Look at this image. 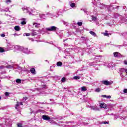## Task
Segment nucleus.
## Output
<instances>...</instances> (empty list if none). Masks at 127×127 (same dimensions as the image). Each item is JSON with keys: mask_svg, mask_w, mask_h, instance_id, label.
<instances>
[{"mask_svg": "<svg viewBox=\"0 0 127 127\" xmlns=\"http://www.w3.org/2000/svg\"><path fill=\"white\" fill-rule=\"evenodd\" d=\"M57 29V27L54 26L46 28V30H47V31H56Z\"/></svg>", "mask_w": 127, "mask_h": 127, "instance_id": "f257e3e1", "label": "nucleus"}, {"mask_svg": "<svg viewBox=\"0 0 127 127\" xmlns=\"http://www.w3.org/2000/svg\"><path fill=\"white\" fill-rule=\"evenodd\" d=\"M42 119L45 121H49L50 117L46 115H44L42 116Z\"/></svg>", "mask_w": 127, "mask_h": 127, "instance_id": "f03ea898", "label": "nucleus"}, {"mask_svg": "<svg viewBox=\"0 0 127 127\" xmlns=\"http://www.w3.org/2000/svg\"><path fill=\"white\" fill-rule=\"evenodd\" d=\"M102 83L105 86H110V85H111V83L110 82V81H108V80L103 81Z\"/></svg>", "mask_w": 127, "mask_h": 127, "instance_id": "7ed1b4c3", "label": "nucleus"}, {"mask_svg": "<svg viewBox=\"0 0 127 127\" xmlns=\"http://www.w3.org/2000/svg\"><path fill=\"white\" fill-rule=\"evenodd\" d=\"M107 104L105 103H101L100 104V108H103L104 109H107Z\"/></svg>", "mask_w": 127, "mask_h": 127, "instance_id": "20e7f679", "label": "nucleus"}, {"mask_svg": "<svg viewBox=\"0 0 127 127\" xmlns=\"http://www.w3.org/2000/svg\"><path fill=\"white\" fill-rule=\"evenodd\" d=\"M30 72L32 75H35V69L34 68H32L30 69Z\"/></svg>", "mask_w": 127, "mask_h": 127, "instance_id": "39448f33", "label": "nucleus"}, {"mask_svg": "<svg viewBox=\"0 0 127 127\" xmlns=\"http://www.w3.org/2000/svg\"><path fill=\"white\" fill-rule=\"evenodd\" d=\"M57 66L58 67H60V66H62V62H58L57 63Z\"/></svg>", "mask_w": 127, "mask_h": 127, "instance_id": "423d86ee", "label": "nucleus"}, {"mask_svg": "<svg viewBox=\"0 0 127 127\" xmlns=\"http://www.w3.org/2000/svg\"><path fill=\"white\" fill-rule=\"evenodd\" d=\"M14 29L16 31H19V30H20V27H19V26H16L14 27Z\"/></svg>", "mask_w": 127, "mask_h": 127, "instance_id": "0eeeda50", "label": "nucleus"}, {"mask_svg": "<svg viewBox=\"0 0 127 127\" xmlns=\"http://www.w3.org/2000/svg\"><path fill=\"white\" fill-rule=\"evenodd\" d=\"M81 91L82 92H86V91H87V87H86L85 86L82 87Z\"/></svg>", "mask_w": 127, "mask_h": 127, "instance_id": "6e6552de", "label": "nucleus"}, {"mask_svg": "<svg viewBox=\"0 0 127 127\" xmlns=\"http://www.w3.org/2000/svg\"><path fill=\"white\" fill-rule=\"evenodd\" d=\"M101 97L102 98H106V99H111V96H107V95H102Z\"/></svg>", "mask_w": 127, "mask_h": 127, "instance_id": "1a4fd4ad", "label": "nucleus"}, {"mask_svg": "<svg viewBox=\"0 0 127 127\" xmlns=\"http://www.w3.org/2000/svg\"><path fill=\"white\" fill-rule=\"evenodd\" d=\"M5 50L2 47H0V53L5 52Z\"/></svg>", "mask_w": 127, "mask_h": 127, "instance_id": "9d476101", "label": "nucleus"}, {"mask_svg": "<svg viewBox=\"0 0 127 127\" xmlns=\"http://www.w3.org/2000/svg\"><path fill=\"white\" fill-rule=\"evenodd\" d=\"M89 33L90 34H91V35H93V36H96V33L94 32H93V31H90V32H89Z\"/></svg>", "mask_w": 127, "mask_h": 127, "instance_id": "9b49d317", "label": "nucleus"}, {"mask_svg": "<svg viewBox=\"0 0 127 127\" xmlns=\"http://www.w3.org/2000/svg\"><path fill=\"white\" fill-rule=\"evenodd\" d=\"M114 54V56H115V57H118V56H119V52H115L113 53Z\"/></svg>", "mask_w": 127, "mask_h": 127, "instance_id": "f8f14e48", "label": "nucleus"}, {"mask_svg": "<svg viewBox=\"0 0 127 127\" xmlns=\"http://www.w3.org/2000/svg\"><path fill=\"white\" fill-rule=\"evenodd\" d=\"M17 127H23L22 123H19V122L17 123Z\"/></svg>", "mask_w": 127, "mask_h": 127, "instance_id": "ddd939ff", "label": "nucleus"}, {"mask_svg": "<svg viewBox=\"0 0 127 127\" xmlns=\"http://www.w3.org/2000/svg\"><path fill=\"white\" fill-rule=\"evenodd\" d=\"M36 34H37V33L35 32V30H33L32 33H31V35H32V36H34L36 35Z\"/></svg>", "mask_w": 127, "mask_h": 127, "instance_id": "4468645a", "label": "nucleus"}, {"mask_svg": "<svg viewBox=\"0 0 127 127\" xmlns=\"http://www.w3.org/2000/svg\"><path fill=\"white\" fill-rule=\"evenodd\" d=\"M61 81L62 83H64V82H66V78L65 77H63Z\"/></svg>", "mask_w": 127, "mask_h": 127, "instance_id": "2eb2a0df", "label": "nucleus"}, {"mask_svg": "<svg viewBox=\"0 0 127 127\" xmlns=\"http://www.w3.org/2000/svg\"><path fill=\"white\" fill-rule=\"evenodd\" d=\"M16 82L18 84H20V83H21V80L20 79H16Z\"/></svg>", "mask_w": 127, "mask_h": 127, "instance_id": "dca6fc26", "label": "nucleus"}, {"mask_svg": "<svg viewBox=\"0 0 127 127\" xmlns=\"http://www.w3.org/2000/svg\"><path fill=\"white\" fill-rule=\"evenodd\" d=\"M95 92H97V93L101 92V88H96L95 90Z\"/></svg>", "mask_w": 127, "mask_h": 127, "instance_id": "f3484780", "label": "nucleus"}, {"mask_svg": "<svg viewBox=\"0 0 127 127\" xmlns=\"http://www.w3.org/2000/svg\"><path fill=\"white\" fill-rule=\"evenodd\" d=\"M92 20H94V21H96L97 20V17H94V16H92Z\"/></svg>", "mask_w": 127, "mask_h": 127, "instance_id": "a211bd4d", "label": "nucleus"}, {"mask_svg": "<svg viewBox=\"0 0 127 127\" xmlns=\"http://www.w3.org/2000/svg\"><path fill=\"white\" fill-rule=\"evenodd\" d=\"M17 107H19V102H17V104H16V106L15 107V108L17 110Z\"/></svg>", "mask_w": 127, "mask_h": 127, "instance_id": "6ab92c4d", "label": "nucleus"}, {"mask_svg": "<svg viewBox=\"0 0 127 127\" xmlns=\"http://www.w3.org/2000/svg\"><path fill=\"white\" fill-rule=\"evenodd\" d=\"M70 6L72 8L75 7V6H76V4L74 3H72L70 4Z\"/></svg>", "mask_w": 127, "mask_h": 127, "instance_id": "aec40b11", "label": "nucleus"}, {"mask_svg": "<svg viewBox=\"0 0 127 127\" xmlns=\"http://www.w3.org/2000/svg\"><path fill=\"white\" fill-rule=\"evenodd\" d=\"M21 24H22V25H25V24H26V21L21 22Z\"/></svg>", "mask_w": 127, "mask_h": 127, "instance_id": "412c9836", "label": "nucleus"}, {"mask_svg": "<svg viewBox=\"0 0 127 127\" xmlns=\"http://www.w3.org/2000/svg\"><path fill=\"white\" fill-rule=\"evenodd\" d=\"M77 25L78 26H82V25H83V23L82 22H78Z\"/></svg>", "mask_w": 127, "mask_h": 127, "instance_id": "4be33fe9", "label": "nucleus"}, {"mask_svg": "<svg viewBox=\"0 0 127 127\" xmlns=\"http://www.w3.org/2000/svg\"><path fill=\"white\" fill-rule=\"evenodd\" d=\"M74 78L75 79V80H80V77L79 76H75Z\"/></svg>", "mask_w": 127, "mask_h": 127, "instance_id": "5701e85b", "label": "nucleus"}, {"mask_svg": "<svg viewBox=\"0 0 127 127\" xmlns=\"http://www.w3.org/2000/svg\"><path fill=\"white\" fill-rule=\"evenodd\" d=\"M5 96H6V97H8V96H9V93L5 92Z\"/></svg>", "mask_w": 127, "mask_h": 127, "instance_id": "b1692460", "label": "nucleus"}, {"mask_svg": "<svg viewBox=\"0 0 127 127\" xmlns=\"http://www.w3.org/2000/svg\"><path fill=\"white\" fill-rule=\"evenodd\" d=\"M104 36H109V33H104Z\"/></svg>", "mask_w": 127, "mask_h": 127, "instance_id": "393cba45", "label": "nucleus"}, {"mask_svg": "<svg viewBox=\"0 0 127 127\" xmlns=\"http://www.w3.org/2000/svg\"><path fill=\"white\" fill-rule=\"evenodd\" d=\"M21 20L22 21H26V18H23L21 19Z\"/></svg>", "mask_w": 127, "mask_h": 127, "instance_id": "a878e982", "label": "nucleus"}, {"mask_svg": "<svg viewBox=\"0 0 127 127\" xmlns=\"http://www.w3.org/2000/svg\"><path fill=\"white\" fill-rule=\"evenodd\" d=\"M4 66H3V65H2V66H0V70H2V69H4Z\"/></svg>", "mask_w": 127, "mask_h": 127, "instance_id": "bb28decb", "label": "nucleus"}, {"mask_svg": "<svg viewBox=\"0 0 127 127\" xmlns=\"http://www.w3.org/2000/svg\"><path fill=\"white\" fill-rule=\"evenodd\" d=\"M27 99H28L27 97H24L23 98V100L24 101H26V100H27Z\"/></svg>", "mask_w": 127, "mask_h": 127, "instance_id": "cd10ccee", "label": "nucleus"}, {"mask_svg": "<svg viewBox=\"0 0 127 127\" xmlns=\"http://www.w3.org/2000/svg\"><path fill=\"white\" fill-rule=\"evenodd\" d=\"M10 2H11V0H7L6 1V3H10Z\"/></svg>", "mask_w": 127, "mask_h": 127, "instance_id": "c85d7f7f", "label": "nucleus"}, {"mask_svg": "<svg viewBox=\"0 0 127 127\" xmlns=\"http://www.w3.org/2000/svg\"><path fill=\"white\" fill-rule=\"evenodd\" d=\"M26 36H30V33H25Z\"/></svg>", "mask_w": 127, "mask_h": 127, "instance_id": "c756f323", "label": "nucleus"}, {"mask_svg": "<svg viewBox=\"0 0 127 127\" xmlns=\"http://www.w3.org/2000/svg\"><path fill=\"white\" fill-rule=\"evenodd\" d=\"M124 93H126V94L127 93V89H125L123 90Z\"/></svg>", "mask_w": 127, "mask_h": 127, "instance_id": "7c9ffc66", "label": "nucleus"}, {"mask_svg": "<svg viewBox=\"0 0 127 127\" xmlns=\"http://www.w3.org/2000/svg\"><path fill=\"white\" fill-rule=\"evenodd\" d=\"M1 36L2 37H5V35L4 34H2L1 35Z\"/></svg>", "mask_w": 127, "mask_h": 127, "instance_id": "2f4dec72", "label": "nucleus"}, {"mask_svg": "<svg viewBox=\"0 0 127 127\" xmlns=\"http://www.w3.org/2000/svg\"><path fill=\"white\" fill-rule=\"evenodd\" d=\"M124 64H125V65H127V61H124Z\"/></svg>", "mask_w": 127, "mask_h": 127, "instance_id": "473e14b6", "label": "nucleus"}, {"mask_svg": "<svg viewBox=\"0 0 127 127\" xmlns=\"http://www.w3.org/2000/svg\"><path fill=\"white\" fill-rule=\"evenodd\" d=\"M19 104H20V105H21V106L23 105V103L22 102H20Z\"/></svg>", "mask_w": 127, "mask_h": 127, "instance_id": "72a5a7b5", "label": "nucleus"}, {"mask_svg": "<svg viewBox=\"0 0 127 127\" xmlns=\"http://www.w3.org/2000/svg\"><path fill=\"white\" fill-rule=\"evenodd\" d=\"M103 124H109V122H104L103 123Z\"/></svg>", "mask_w": 127, "mask_h": 127, "instance_id": "f704fd0d", "label": "nucleus"}, {"mask_svg": "<svg viewBox=\"0 0 127 127\" xmlns=\"http://www.w3.org/2000/svg\"><path fill=\"white\" fill-rule=\"evenodd\" d=\"M24 50H26L27 51H28V48H26L25 49H24Z\"/></svg>", "mask_w": 127, "mask_h": 127, "instance_id": "c9c22d12", "label": "nucleus"}, {"mask_svg": "<svg viewBox=\"0 0 127 127\" xmlns=\"http://www.w3.org/2000/svg\"><path fill=\"white\" fill-rule=\"evenodd\" d=\"M35 24H37V23H33V25H34Z\"/></svg>", "mask_w": 127, "mask_h": 127, "instance_id": "e433bc0d", "label": "nucleus"}, {"mask_svg": "<svg viewBox=\"0 0 127 127\" xmlns=\"http://www.w3.org/2000/svg\"><path fill=\"white\" fill-rule=\"evenodd\" d=\"M18 48H21V47H20V46H18Z\"/></svg>", "mask_w": 127, "mask_h": 127, "instance_id": "4c0bfd02", "label": "nucleus"}, {"mask_svg": "<svg viewBox=\"0 0 127 127\" xmlns=\"http://www.w3.org/2000/svg\"><path fill=\"white\" fill-rule=\"evenodd\" d=\"M0 100H1V97L0 96Z\"/></svg>", "mask_w": 127, "mask_h": 127, "instance_id": "58836bf2", "label": "nucleus"}, {"mask_svg": "<svg viewBox=\"0 0 127 127\" xmlns=\"http://www.w3.org/2000/svg\"><path fill=\"white\" fill-rule=\"evenodd\" d=\"M35 27H37V25H35Z\"/></svg>", "mask_w": 127, "mask_h": 127, "instance_id": "ea45409f", "label": "nucleus"}, {"mask_svg": "<svg viewBox=\"0 0 127 127\" xmlns=\"http://www.w3.org/2000/svg\"><path fill=\"white\" fill-rule=\"evenodd\" d=\"M6 68H7V66H6Z\"/></svg>", "mask_w": 127, "mask_h": 127, "instance_id": "a19ab883", "label": "nucleus"}]
</instances>
